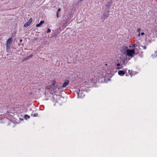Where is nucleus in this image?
I'll return each instance as SVG.
<instances>
[{
	"instance_id": "f257e3e1",
	"label": "nucleus",
	"mask_w": 157,
	"mask_h": 157,
	"mask_svg": "<svg viewBox=\"0 0 157 157\" xmlns=\"http://www.w3.org/2000/svg\"><path fill=\"white\" fill-rule=\"evenodd\" d=\"M124 53L128 57L132 58L133 56V54L135 53L134 49H126L125 50Z\"/></svg>"
},
{
	"instance_id": "f03ea898",
	"label": "nucleus",
	"mask_w": 157,
	"mask_h": 157,
	"mask_svg": "<svg viewBox=\"0 0 157 157\" xmlns=\"http://www.w3.org/2000/svg\"><path fill=\"white\" fill-rule=\"evenodd\" d=\"M13 40L11 38H9L7 40L6 43V48L9 49L10 47V44L12 42Z\"/></svg>"
},
{
	"instance_id": "7ed1b4c3",
	"label": "nucleus",
	"mask_w": 157,
	"mask_h": 157,
	"mask_svg": "<svg viewBox=\"0 0 157 157\" xmlns=\"http://www.w3.org/2000/svg\"><path fill=\"white\" fill-rule=\"evenodd\" d=\"M85 92L80 90L79 91V92L78 93V98H82L85 96Z\"/></svg>"
},
{
	"instance_id": "20e7f679",
	"label": "nucleus",
	"mask_w": 157,
	"mask_h": 157,
	"mask_svg": "<svg viewBox=\"0 0 157 157\" xmlns=\"http://www.w3.org/2000/svg\"><path fill=\"white\" fill-rule=\"evenodd\" d=\"M32 19L31 18L30 19L28 22L25 23L24 25V26L25 27H27L32 22Z\"/></svg>"
},
{
	"instance_id": "39448f33",
	"label": "nucleus",
	"mask_w": 157,
	"mask_h": 157,
	"mask_svg": "<svg viewBox=\"0 0 157 157\" xmlns=\"http://www.w3.org/2000/svg\"><path fill=\"white\" fill-rule=\"evenodd\" d=\"M69 83V81L68 80H66L64 82L63 85L62 86L63 87H65L67 86Z\"/></svg>"
},
{
	"instance_id": "423d86ee",
	"label": "nucleus",
	"mask_w": 157,
	"mask_h": 157,
	"mask_svg": "<svg viewBox=\"0 0 157 157\" xmlns=\"http://www.w3.org/2000/svg\"><path fill=\"white\" fill-rule=\"evenodd\" d=\"M125 74V73L124 71H118V74L121 76H122L124 75V74Z\"/></svg>"
},
{
	"instance_id": "0eeeda50",
	"label": "nucleus",
	"mask_w": 157,
	"mask_h": 157,
	"mask_svg": "<svg viewBox=\"0 0 157 157\" xmlns=\"http://www.w3.org/2000/svg\"><path fill=\"white\" fill-rule=\"evenodd\" d=\"M33 56V55H32V54H31L29 56H28V57H26L23 60H22V62H24L25 61H26L28 59H29L30 58L32 57Z\"/></svg>"
},
{
	"instance_id": "6e6552de",
	"label": "nucleus",
	"mask_w": 157,
	"mask_h": 157,
	"mask_svg": "<svg viewBox=\"0 0 157 157\" xmlns=\"http://www.w3.org/2000/svg\"><path fill=\"white\" fill-rule=\"evenodd\" d=\"M44 23V21H40L39 24H37L36 26V27H40L42 24H43Z\"/></svg>"
},
{
	"instance_id": "1a4fd4ad",
	"label": "nucleus",
	"mask_w": 157,
	"mask_h": 157,
	"mask_svg": "<svg viewBox=\"0 0 157 157\" xmlns=\"http://www.w3.org/2000/svg\"><path fill=\"white\" fill-rule=\"evenodd\" d=\"M53 91L54 92H56L57 91V87L56 86H53Z\"/></svg>"
},
{
	"instance_id": "9d476101",
	"label": "nucleus",
	"mask_w": 157,
	"mask_h": 157,
	"mask_svg": "<svg viewBox=\"0 0 157 157\" xmlns=\"http://www.w3.org/2000/svg\"><path fill=\"white\" fill-rule=\"evenodd\" d=\"M128 73L130 74L131 76H132V75L133 74L132 71H130L129 70H128Z\"/></svg>"
},
{
	"instance_id": "9b49d317",
	"label": "nucleus",
	"mask_w": 157,
	"mask_h": 157,
	"mask_svg": "<svg viewBox=\"0 0 157 157\" xmlns=\"http://www.w3.org/2000/svg\"><path fill=\"white\" fill-rule=\"evenodd\" d=\"M30 118V117L27 115H25V119L26 120H27L28 119H29Z\"/></svg>"
},
{
	"instance_id": "f8f14e48",
	"label": "nucleus",
	"mask_w": 157,
	"mask_h": 157,
	"mask_svg": "<svg viewBox=\"0 0 157 157\" xmlns=\"http://www.w3.org/2000/svg\"><path fill=\"white\" fill-rule=\"evenodd\" d=\"M110 3H108L106 5V6L109 8L110 7Z\"/></svg>"
},
{
	"instance_id": "ddd939ff",
	"label": "nucleus",
	"mask_w": 157,
	"mask_h": 157,
	"mask_svg": "<svg viewBox=\"0 0 157 157\" xmlns=\"http://www.w3.org/2000/svg\"><path fill=\"white\" fill-rule=\"evenodd\" d=\"M38 114L37 113H35L33 114V116L34 117H36L38 116Z\"/></svg>"
},
{
	"instance_id": "4468645a",
	"label": "nucleus",
	"mask_w": 157,
	"mask_h": 157,
	"mask_svg": "<svg viewBox=\"0 0 157 157\" xmlns=\"http://www.w3.org/2000/svg\"><path fill=\"white\" fill-rule=\"evenodd\" d=\"M52 85L53 86H54L55 85V81H53L52 82Z\"/></svg>"
},
{
	"instance_id": "2eb2a0df",
	"label": "nucleus",
	"mask_w": 157,
	"mask_h": 157,
	"mask_svg": "<svg viewBox=\"0 0 157 157\" xmlns=\"http://www.w3.org/2000/svg\"><path fill=\"white\" fill-rule=\"evenodd\" d=\"M142 47L144 49H145L146 48V47L145 46H142Z\"/></svg>"
},
{
	"instance_id": "dca6fc26",
	"label": "nucleus",
	"mask_w": 157,
	"mask_h": 157,
	"mask_svg": "<svg viewBox=\"0 0 157 157\" xmlns=\"http://www.w3.org/2000/svg\"><path fill=\"white\" fill-rule=\"evenodd\" d=\"M141 30V29H140V28H139L138 29H137V31L138 32V33H139L140 32V30Z\"/></svg>"
},
{
	"instance_id": "f3484780",
	"label": "nucleus",
	"mask_w": 157,
	"mask_h": 157,
	"mask_svg": "<svg viewBox=\"0 0 157 157\" xmlns=\"http://www.w3.org/2000/svg\"><path fill=\"white\" fill-rule=\"evenodd\" d=\"M50 32H51V30H50V29H48V30L47 33H49Z\"/></svg>"
},
{
	"instance_id": "a211bd4d",
	"label": "nucleus",
	"mask_w": 157,
	"mask_h": 157,
	"mask_svg": "<svg viewBox=\"0 0 157 157\" xmlns=\"http://www.w3.org/2000/svg\"><path fill=\"white\" fill-rule=\"evenodd\" d=\"M61 10V9L60 8H59L58 10L57 11V12H58V13L59 12V11H60Z\"/></svg>"
},
{
	"instance_id": "6ab92c4d",
	"label": "nucleus",
	"mask_w": 157,
	"mask_h": 157,
	"mask_svg": "<svg viewBox=\"0 0 157 157\" xmlns=\"http://www.w3.org/2000/svg\"><path fill=\"white\" fill-rule=\"evenodd\" d=\"M120 63H117V64H116V65L117 66V67H119L120 66Z\"/></svg>"
},
{
	"instance_id": "aec40b11",
	"label": "nucleus",
	"mask_w": 157,
	"mask_h": 157,
	"mask_svg": "<svg viewBox=\"0 0 157 157\" xmlns=\"http://www.w3.org/2000/svg\"><path fill=\"white\" fill-rule=\"evenodd\" d=\"M56 16L57 17H59L58 13V12H57V13H56Z\"/></svg>"
},
{
	"instance_id": "412c9836",
	"label": "nucleus",
	"mask_w": 157,
	"mask_h": 157,
	"mask_svg": "<svg viewBox=\"0 0 157 157\" xmlns=\"http://www.w3.org/2000/svg\"><path fill=\"white\" fill-rule=\"evenodd\" d=\"M144 33H143V32H142V33H141V35L142 36H143V35H144Z\"/></svg>"
},
{
	"instance_id": "4be33fe9",
	"label": "nucleus",
	"mask_w": 157,
	"mask_h": 157,
	"mask_svg": "<svg viewBox=\"0 0 157 157\" xmlns=\"http://www.w3.org/2000/svg\"><path fill=\"white\" fill-rule=\"evenodd\" d=\"M117 68V69H120L121 68V67H118Z\"/></svg>"
},
{
	"instance_id": "5701e85b",
	"label": "nucleus",
	"mask_w": 157,
	"mask_h": 157,
	"mask_svg": "<svg viewBox=\"0 0 157 157\" xmlns=\"http://www.w3.org/2000/svg\"><path fill=\"white\" fill-rule=\"evenodd\" d=\"M138 36H140V32L139 33V34L138 35Z\"/></svg>"
},
{
	"instance_id": "b1692460",
	"label": "nucleus",
	"mask_w": 157,
	"mask_h": 157,
	"mask_svg": "<svg viewBox=\"0 0 157 157\" xmlns=\"http://www.w3.org/2000/svg\"><path fill=\"white\" fill-rule=\"evenodd\" d=\"M20 42H21L22 41V40H20Z\"/></svg>"
},
{
	"instance_id": "393cba45",
	"label": "nucleus",
	"mask_w": 157,
	"mask_h": 157,
	"mask_svg": "<svg viewBox=\"0 0 157 157\" xmlns=\"http://www.w3.org/2000/svg\"><path fill=\"white\" fill-rule=\"evenodd\" d=\"M135 45V44H133V46H134V45Z\"/></svg>"
},
{
	"instance_id": "a878e982",
	"label": "nucleus",
	"mask_w": 157,
	"mask_h": 157,
	"mask_svg": "<svg viewBox=\"0 0 157 157\" xmlns=\"http://www.w3.org/2000/svg\"><path fill=\"white\" fill-rule=\"evenodd\" d=\"M105 65L106 66V65H107V64H105Z\"/></svg>"
}]
</instances>
